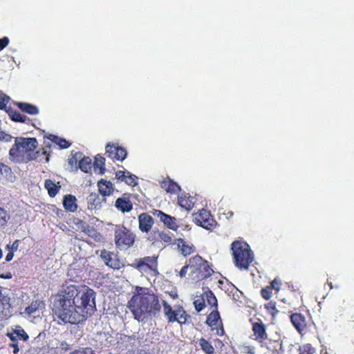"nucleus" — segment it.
<instances>
[{
    "label": "nucleus",
    "mask_w": 354,
    "mask_h": 354,
    "mask_svg": "<svg viewBox=\"0 0 354 354\" xmlns=\"http://www.w3.org/2000/svg\"><path fill=\"white\" fill-rule=\"evenodd\" d=\"M115 243L120 249H127L135 242L136 235L124 225H116L114 230Z\"/></svg>",
    "instance_id": "obj_7"
},
{
    "label": "nucleus",
    "mask_w": 354,
    "mask_h": 354,
    "mask_svg": "<svg viewBox=\"0 0 354 354\" xmlns=\"http://www.w3.org/2000/svg\"><path fill=\"white\" fill-rule=\"evenodd\" d=\"M39 305V304L37 301L32 303L30 306L26 308L24 313L28 315H32L38 309Z\"/></svg>",
    "instance_id": "obj_43"
},
{
    "label": "nucleus",
    "mask_w": 354,
    "mask_h": 354,
    "mask_svg": "<svg viewBox=\"0 0 354 354\" xmlns=\"http://www.w3.org/2000/svg\"><path fill=\"white\" fill-rule=\"evenodd\" d=\"M160 187L167 192L171 194H176L180 192L181 188L178 183L171 180L169 178L163 180L160 182Z\"/></svg>",
    "instance_id": "obj_19"
},
{
    "label": "nucleus",
    "mask_w": 354,
    "mask_h": 354,
    "mask_svg": "<svg viewBox=\"0 0 354 354\" xmlns=\"http://www.w3.org/2000/svg\"><path fill=\"white\" fill-rule=\"evenodd\" d=\"M105 158L100 155L95 157L93 162L94 171L96 173L102 174L105 171L104 168Z\"/></svg>",
    "instance_id": "obj_27"
},
{
    "label": "nucleus",
    "mask_w": 354,
    "mask_h": 354,
    "mask_svg": "<svg viewBox=\"0 0 354 354\" xmlns=\"http://www.w3.org/2000/svg\"><path fill=\"white\" fill-rule=\"evenodd\" d=\"M164 314L169 320V322H175V310H172L170 305H169L165 300H162Z\"/></svg>",
    "instance_id": "obj_31"
},
{
    "label": "nucleus",
    "mask_w": 354,
    "mask_h": 354,
    "mask_svg": "<svg viewBox=\"0 0 354 354\" xmlns=\"http://www.w3.org/2000/svg\"><path fill=\"white\" fill-rule=\"evenodd\" d=\"M63 206L66 211L75 212L77 209L75 196L71 194L65 195L63 200Z\"/></svg>",
    "instance_id": "obj_20"
},
{
    "label": "nucleus",
    "mask_w": 354,
    "mask_h": 354,
    "mask_svg": "<svg viewBox=\"0 0 354 354\" xmlns=\"http://www.w3.org/2000/svg\"><path fill=\"white\" fill-rule=\"evenodd\" d=\"M152 213L170 230L174 231H176L178 230V225L176 223V218L175 217L168 215L159 209H153Z\"/></svg>",
    "instance_id": "obj_11"
},
{
    "label": "nucleus",
    "mask_w": 354,
    "mask_h": 354,
    "mask_svg": "<svg viewBox=\"0 0 354 354\" xmlns=\"http://www.w3.org/2000/svg\"><path fill=\"white\" fill-rule=\"evenodd\" d=\"M291 322L297 330H300L304 322V318L300 314H293L290 317Z\"/></svg>",
    "instance_id": "obj_35"
},
{
    "label": "nucleus",
    "mask_w": 354,
    "mask_h": 354,
    "mask_svg": "<svg viewBox=\"0 0 354 354\" xmlns=\"http://www.w3.org/2000/svg\"><path fill=\"white\" fill-rule=\"evenodd\" d=\"M114 149V152L112 151V154H114V158L119 161H123L127 156V151L125 148L120 147L112 143V149Z\"/></svg>",
    "instance_id": "obj_25"
},
{
    "label": "nucleus",
    "mask_w": 354,
    "mask_h": 354,
    "mask_svg": "<svg viewBox=\"0 0 354 354\" xmlns=\"http://www.w3.org/2000/svg\"><path fill=\"white\" fill-rule=\"evenodd\" d=\"M233 262L241 270H248L254 259V255L247 242L236 240L231 244Z\"/></svg>",
    "instance_id": "obj_5"
},
{
    "label": "nucleus",
    "mask_w": 354,
    "mask_h": 354,
    "mask_svg": "<svg viewBox=\"0 0 354 354\" xmlns=\"http://www.w3.org/2000/svg\"><path fill=\"white\" fill-rule=\"evenodd\" d=\"M101 257L104 259L106 265L108 266H111L109 262L111 261V253L109 252H106V250H103L101 252Z\"/></svg>",
    "instance_id": "obj_45"
},
{
    "label": "nucleus",
    "mask_w": 354,
    "mask_h": 354,
    "mask_svg": "<svg viewBox=\"0 0 354 354\" xmlns=\"http://www.w3.org/2000/svg\"><path fill=\"white\" fill-rule=\"evenodd\" d=\"M175 244L177 245L178 252L184 257L190 255L196 250L195 246L192 243L185 241L182 238L176 239Z\"/></svg>",
    "instance_id": "obj_14"
},
{
    "label": "nucleus",
    "mask_w": 354,
    "mask_h": 354,
    "mask_svg": "<svg viewBox=\"0 0 354 354\" xmlns=\"http://www.w3.org/2000/svg\"><path fill=\"white\" fill-rule=\"evenodd\" d=\"M164 314L169 320V322H175V310H172L170 305H169L165 300H162Z\"/></svg>",
    "instance_id": "obj_30"
},
{
    "label": "nucleus",
    "mask_w": 354,
    "mask_h": 354,
    "mask_svg": "<svg viewBox=\"0 0 354 354\" xmlns=\"http://www.w3.org/2000/svg\"><path fill=\"white\" fill-rule=\"evenodd\" d=\"M272 289H261V296L266 299H269L272 297Z\"/></svg>",
    "instance_id": "obj_50"
},
{
    "label": "nucleus",
    "mask_w": 354,
    "mask_h": 354,
    "mask_svg": "<svg viewBox=\"0 0 354 354\" xmlns=\"http://www.w3.org/2000/svg\"><path fill=\"white\" fill-rule=\"evenodd\" d=\"M144 290L140 289V292L132 297L128 305L138 322L157 316L161 308L158 297L153 292H145Z\"/></svg>",
    "instance_id": "obj_4"
},
{
    "label": "nucleus",
    "mask_w": 354,
    "mask_h": 354,
    "mask_svg": "<svg viewBox=\"0 0 354 354\" xmlns=\"http://www.w3.org/2000/svg\"><path fill=\"white\" fill-rule=\"evenodd\" d=\"M14 104L16 105L22 112L29 115H36L39 113L38 107L34 104L22 102H16Z\"/></svg>",
    "instance_id": "obj_21"
},
{
    "label": "nucleus",
    "mask_w": 354,
    "mask_h": 354,
    "mask_svg": "<svg viewBox=\"0 0 354 354\" xmlns=\"http://www.w3.org/2000/svg\"><path fill=\"white\" fill-rule=\"evenodd\" d=\"M0 277L2 279H11L12 278V274L10 272H6L0 274Z\"/></svg>",
    "instance_id": "obj_56"
},
{
    "label": "nucleus",
    "mask_w": 354,
    "mask_h": 354,
    "mask_svg": "<svg viewBox=\"0 0 354 354\" xmlns=\"http://www.w3.org/2000/svg\"><path fill=\"white\" fill-rule=\"evenodd\" d=\"M265 307L270 311V313L272 315H274L275 312H277V310H275V305L272 302H270L265 305Z\"/></svg>",
    "instance_id": "obj_52"
},
{
    "label": "nucleus",
    "mask_w": 354,
    "mask_h": 354,
    "mask_svg": "<svg viewBox=\"0 0 354 354\" xmlns=\"http://www.w3.org/2000/svg\"><path fill=\"white\" fill-rule=\"evenodd\" d=\"M37 146L38 142L35 138L17 137L15 138L14 145L9 150V159L14 163L23 164L36 160L42 155L45 161L48 162L50 154L44 148L41 152L37 151Z\"/></svg>",
    "instance_id": "obj_3"
},
{
    "label": "nucleus",
    "mask_w": 354,
    "mask_h": 354,
    "mask_svg": "<svg viewBox=\"0 0 354 354\" xmlns=\"http://www.w3.org/2000/svg\"><path fill=\"white\" fill-rule=\"evenodd\" d=\"M253 335L254 339L259 342H263L267 339L268 336L266 333V327L262 322H256L252 326Z\"/></svg>",
    "instance_id": "obj_17"
},
{
    "label": "nucleus",
    "mask_w": 354,
    "mask_h": 354,
    "mask_svg": "<svg viewBox=\"0 0 354 354\" xmlns=\"http://www.w3.org/2000/svg\"><path fill=\"white\" fill-rule=\"evenodd\" d=\"M194 221L198 226L210 230L214 229L216 225V222L210 212L205 209H202L195 215Z\"/></svg>",
    "instance_id": "obj_9"
},
{
    "label": "nucleus",
    "mask_w": 354,
    "mask_h": 354,
    "mask_svg": "<svg viewBox=\"0 0 354 354\" xmlns=\"http://www.w3.org/2000/svg\"><path fill=\"white\" fill-rule=\"evenodd\" d=\"M11 171V169L9 166L6 165L3 162H0V174H8Z\"/></svg>",
    "instance_id": "obj_47"
},
{
    "label": "nucleus",
    "mask_w": 354,
    "mask_h": 354,
    "mask_svg": "<svg viewBox=\"0 0 354 354\" xmlns=\"http://www.w3.org/2000/svg\"><path fill=\"white\" fill-rule=\"evenodd\" d=\"M83 153L80 151L75 152L74 154H71V156L68 158V164L73 168H77V162L79 163V160L82 158Z\"/></svg>",
    "instance_id": "obj_38"
},
{
    "label": "nucleus",
    "mask_w": 354,
    "mask_h": 354,
    "mask_svg": "<svg viewBox=\"0 0 354 354\" xmlns=\"http://www.w3.org/2000/svg\"><path fill=\"white\" fill-rule=\"evenodd\" d=\"M14 257V252L12 251H9V252L6 256V261H10Z\"/></svg>",
    "instance_id": "obj_54"
},
{
    "label": "nucleus",
    "mask_w": 354,
    "mask_h": 354,
    "mask_svg": "<svg viewBox=\"0 0 354 354\" xmlns=\"http://www.w3.org/2000/svg\"><path fill=\"white\" fill-rule=\"evenodd\" d=\"M111 183L107 182L104 180H101L98 182V192L99 194L103 198H105L106 196H108L111 194Z\"/></svg>",
    "instance_id": "obj_24"
},
{
    "label": "nucleus",
    "mask_w": 354,
    "mask_h": 354,
    "mask_svg": "<svg viewBox=\"0 0 354 354\" xmlns=\"http://www.w3.org/2000/svg\"><path fill=\"white\" fill-rule=\"evenodd\" d=\"M10 40L8 37H3L0 39V51L4 49L8 44Z\"/></svg>",
    "instance_id": "obj_48"
},
{
    "label": "nucleus",
    "mask_w": 354,
    "mask_h": 354,
    "mask_svg": "<svg viewBox=\"0 0 354 354\" xmlns=\"http://www.w3.org/2000/svg\"><path fill=\"white\" fill-rule=\"evenodd\" d=\"M119 268H120V266H112V268H113V269H119Z\"/></svg>",
    "instance_id": "obj_62"
},
{
    "label": "nucleus",
    "mask_w": 354,
    "mask_h": 354,
    "mask_svg": "<svg viewBox=\"0 0 354 354\" xmlns=\"http://www.w3.org/2000/svg\"><path fill=\"white\" fill-rule=\"evenodd\" d=\"M78 167L84 172L88 173L92 167V161L89 157H82L80 158Z\"/></svg>",
    "instance_id": "obj_29"
},
{
    "label": "nucleus",
    "mask_w": 354,
    "mask_h": 354,
    "mask_svg": "<svg viewBox=\"0 0 354 354\" xmlns=\"http://www.w3.org/2000/svg\"><path fill=\"white\" fill-rule=\"evenodd\" d=\"M10 346L14 348L13 353L16 354L19 351V348L17 347V345L14 342L10 344Z\"/></svg>",
    "instance_id": "obj_57"
},
{
    "label": "nucleus",
    "mask_w": 354,
    "mask_h": 354,
    "mask_svg": "<svg viewBox=\"0 0 354 354\" xmlns=\"http://www.w3.org/2000/svg\"><path fill=\"white\" fill-rule=\"evenodd\" d=\"M47 138L53 142L57 144L60 149H67L71 146V143L66 140L59 138L55 135L49 134Z\"/></svg>",
    "instance_id": "obj_28"
},
{
    "label": "nucleus",
    "mask_w": 354,
    "mask_h": 354,
    "mask_svg": "<svg viewBox=\"0 0 354 354\" xmlns=\"http://www.w3.org/2000/svg\"><path fill=\"white\" fill-rule=\"evenodd\" d=\"M153 223V218L149 214L142 213L138 216L139 229L142 232L148 233Z\"/></svg>",
    "instance_id": "obj_15"
},
{
    "label": "nucleus",
    "mask_w": 354,
    "mask_h": 354,
    "mask_svg": "<svg viewBox=\"0 0 354 354\" xmlns=\"http://www.w3.org/2000/svg\"><path fill=\"white\" fill-rule=\"evenodd\" d=\"M6 113H8L10 120L14 122L24 123L27 124H29L31 122V120L28 117L21 114L18 111L15 110L10 106H8V110H6Z\"/></svg>",
    "instance_id": "obj_16"
},
{
    "label": "nucleus",
    "mask_w": 354,
    "mask_h": 354,
    "mask_svg": "<svg viewBox=\"0 0 354 354\" xmlns=\"http://www.w3.org/2000/svg\"><path fill=\"white\" fill-rule=\"evenodd\" d=\"M194 308L197 312L201 311L205 306V299L203 297H198L194 301Z\"/></svg>",
    "instance_id": "obj_40"
},
{
    "label": "nucleus",
    "mask_w": 354,
    "mask_h": 354,
    "mask_svg": "<svg viewBox=\"0 0 354 354\" xmlns=\"http://www.w3.org/2000/svg\"><path fill=\"white\" fill-rule=\"evenodd\" d=\"M281 281L279 278L276 277L274 280L270 282V286H267L266 288H275L276 286H281Z\"/></svg>",
    "instance_id": "obj_53"
},
{
    "label": "nucleus",
    "mask_w": 354,
    "mask_h": 354,
    "mask_svg": "<svg viewBox=\"0 0 354 354\" xmlns=\"http://www.w3.org/2000/svg\"><path fill=\"white\" fill-rule=\"evenodd\" d=\"M300 354H314L315 353V348L310 344H305L301 347Z\"/></svg>",
    "instance_id": "obj_42"
},
{
    "label": "nucleus",
    "mask_w": 354,
    "mask_h": 354,
    "mask_svg": "<svg viewBox=\"0 0 354 354\" xmlns=\"http://www.w3.org/2000/svg\"><path fill=\"white\" fill-rule=\"evenodd\" d=\"M178 205L187 211L193 209L195 205V198L188 193H181L178 196Z\"/></svg>",
    "instance_id": "obj_13"
},
{
    "label": "nucleus",
    "mask_w": 354,
    "mask_h": 354,
    "mask_svg": "<svg viewBox=\"0 0 354 354\" xmlns=\"http://www.w3.org/2000/svg\"><path fill=\"white\" fill-rule=\"evenodd\" d=\"M115 179L118 182H124L128 185H137V176L127 170H120L115 172Z\"/></svg>",
    "instance_id": "obj_12"
},
{
    "label": "nucleus",
    "mask_w": 354,
    "mask_h": 354,
    "mask_svg": "<svg viewBox=\"0 0 354 354\" xmlns=\"http://www.w3.org/2000/svg\"><path fill=\"white\" fill-rule=\"evenodd\" d=\"M206 297L207 301L208 304L212 306H217V299L214 295L211 292L209 291L207 293H206Z\"/></svg>",
    "instance_id": "obj_41"
},
{
    "label": "nucleus",
    "mask_w": 354,
    "mask_h": 354,
    "mask_svg": "<svg viewBox=\"0 0 354 354\" xmlns=\"http://www.w3.org/2000/svg\"><path fill=\"white\" fill-rule=\"evenodd\" d=\"M71 354H95L91 348H85L82 350L75 351Z\"/></svg>",
    "instance_id": "obj_49"
},
{
    "label": "nucleus",
    "mask_w": 354,
    "mask_h": 354,
    "mask_svg": "<svg viewBox=\"0 0 354 354\" xmlns=\"http://www.w3.org/2000/svg\"><path fill=\"white\" fill-rule=\"evenodd\" d=\"M2 256H3V253H2L1 250L0 249V259L2 258Z\"/></svg>",
    "instance_id": "obj_64"
},
{
    "label": "nucleus",
    "mask_w": 354,
    "mask_h": 354,
    "mask_svg": "<svg viewBox=\"0 0 354 354\" xmlns=\"http://www.w3.org/2000/svg\"><path fill=\"white\" fill-rule=\"evenodd\" d=\"M115 207L122 212H129L133 209V204L127 198H119L115 201Z\"/></svg>",
    "instance_id": "obj_22"
},
{
    "label": "nucleus",
    "mask_w": 354,
    "mask_h": 354,
    "mask_svg": "<svg viewBox=\"0 0 354 354\" xmlns=\"http://www.w3.org/2000/svg\"><path fill=\"white\" fill-rule=\"evenodd\" d=\"M73 223L82 232L88 226V224L80 218H75Z\"/></svg>",
    "instance_id": "obj_44"
},
{
    "label": "nucleus",
    "mask_w": 354,
    "mask_h": 354,
    "mask_svg": "<svg viewBox=\"0 0 354 354\" xmlns=\"http://www.w3.org/2000/svg\"><path fill=\"white\" fill-rule=\"evenodd\" d=\"M12 136L0 130V141L10 142Z\"/></svg>",
    "instance_id": "obj_46"
},
{
    "label": "nucleus",
    "mask_w": 354,
    "mask_h": 354,
    "mask_svg": "<svg viewBox=\"0 0 354 354\" xmlns=\"http://www.w3.org/2000/svg\"><path fill=\"white\" fill-rule=\"evenodd\" d=\"M10 218L8 211L0 205V229L6 226Z\"/></svg>",
    "instance_id": "obj_33"
},
{
    "label": "nucleus",
    "mask_w": 354,
    "mask_h": 354,
    "mask_svg": "<svg viewBox=\"0 0 354 354\" xmlns=\"http://www.w3.org/2000/svg\"><path fill=\"white\" fill-rule=\"evenodd\" d=\"M199 344L202 350L207 354H212L214 351V347L211 344L203 338L199 340Z\"/></svg>",
    "instance_id": "obj_37"
},
{
    "label": "nucleus",
    "mask_w": 354,
    "mask_h": 354,
    "mask_svg": "<svg viewBox=\"0 0 354 354\" xmlns=\"http://www.w3.org/2000/svg\"><path fill=\"white\" fill-rule=\"evenodd\" d=\"M241 295H242V292L239 289H235V292L233 293L234 299H239Z\"/></svg>",
    "instance_id": "obj_55"
},
{
    "label": "nucleus",
    "mask_w": 354,
    "mask_h": 354,
    "mask_svg": "<svg viewBox=\"0 0 354 354\" xmlns=\"http://www.w3.org/2000/svg\"><path fill=\"white\" fill-rule=\"evenodd\" d=\"M74 295L72 297L73 304L80 310L84 312V316L86 318L95 310V292L93 289L73 290Z\"/></svg>",
    "instance_id": "obj_6"
},
{
    "label": "nucleus",
    "mask_w": 354,
    "mask_h": 354,
    "mask_svg": "<svg viewBox=\"0 0 354 354\" xmlns=\"http://www.w3.org/2000/svg\"><path fill=\"white\" fill-rule=\"evenodd\" d=\"M44 187L47 189L48 194L50 197H55L57 194L60 188V187L57 186L50 179H46L45 180Z\"/></svg>",
    "instance_id": "obj_26"
},
{
    "label": "nucleus",
    "mask_w": 354,
    "mask_h": 354,
    "mask_svg": "<svg viewBox=\"0 0 354 354\" xmlns=\"http://www.w3.org/2000/svg\"><path fill=\"white\" fill-rule=\"evenodd\" d=\"M170 295L173 297V298H175L176 297H177V294L174 292V291H171V293H170Z\"/></svg>",
    "instance_id": "obj_59"
},
{
    "label": "nucleus",
    "mask_w": 354,
    "mask_h": 354,
    "mask_svg": "<svg viewBox=\"0 0 354 354\" xmlns=\"http://www.w3.org/2000/svg\"><path fill=\"white\" fill-rule=\"evenodd\" d=\"M19 245V240H15L11 245H8L6 249L12 251L13 252L18 250Z\"/></svg>",
    "instance_id": "obj_51"
},
{
    "label": "nucleus",
    "mask_w": 354,
    "mask_h": 354,
    "mask_svg": "<svg viewBox=\"0 0 354 354\" xmlns=\"http://www.w3.org/2000/svg\"><path fill=\"white\" fill-rule=\"evenodd\" d=\"M88 208L89 209H95L100 207L102 201H105L106 198H103L98 193H91L86 198Z\"/></svg>",
    "instance_id": "obj_18"
},
{
    "label": "nucleus",
    "mask_w": 354,
    "mask_h": 354,
    "mask_svg": "<svg viewBox=\"0 0 354 354\" xmlns=\"http://www.w3.org/2000/svg\"><path fill=\"white\" fill-rule=\"evenodd\" d=\"M84 233L87 234L91 238L93 239L95 241H100L102 236L97 232V231L93 227L88 225V226L83 231Z\"/></svg>",
    "instance_id": "obj_34"
},
{
    "label": "nucleus",
    "mask_w": 354,
    "mask_h": 354,
    "mask_svg": "<svg viewBox=\"0 0 354 354\" xmlns=\"http://www.w3.org/2000/svg\"><path fill=\"white\" fill-rule=\"evenodd\" d=\"M327 283H328V285L329 286V287H330V288H333V285H332V283H331V282H328H328H327Z\"/></svg>",
    "instance_id": "obj_61"
},
{
    "label": "nucleus",
    "mask_w": 354,
    "mask_h": 354,
    "mask_svg": "<svg viewBox=\"0 0 354 354\" xmlns=\"http://www.w3.org/2000/svg\"><path fill=\"white\" fill-rule=\"evenodd\" d=\"M223 328H221V333H219V331H218V330L217 331V334H218V335H222V334H223Z\"/></svg>",
    "instance_id": "obj_60"
},
{
    "label": "nucleus",
    "mask_w": 354,
    "mask_h": 354,
    "mask_svg": "<svg viewBox=\"0 0 354 354\" xmlns=\"http://www.w3.org/2000/svg\"><path fill=\"white\" fill-rule=\"evenodd\" d=\"M10 97L6 95L2 94L0 95V110H4L6 111L8 110L7 104L10 102Z\"/></svg>",
    "instance_id": "obj_39"
},
{
    "label": "nucleus",
    "mask_w": 354,
    "mask_h": 354,
    "mask_svg": "<svg viewBox=\"0 0 354 354\" xmlns=\"http://www.w3.org/2000/svg\"><path fill=\"white\" fill-rule=\"evenodd\" d=\"M156 256H148L143 258L136 259L132 264L135 268L141 272L149 270L154 271L157 269L158 261Z\"/></svg>",
    "instance_id": "obj_8"
},
{
    "label": "nucleus",
    "mask_w": 354,
    "mask_h": 354,
    "mask_svg": "<svg viewBox=\"0 0 354 354\" xmlns=\"http://www.w3.org/2000/svg\"><path fill=\"white\" fill-rule=\"evenodd\" d=\"M74 293V290L66 291L63 289L51 297L53 310L64 323L77 324L86 319L83 311H80L75 305H72Z\"/></svg>",
    "instance_id": "obj_2"
},
{
    "label": "nucleus",
    "mask_w": 354,
    "mask_h": 354,
    "mask_svg": "<svg viewBox=\"0 0 354 354\" xmlns=\"http://www.w3.org/2000/svg\"><path fill=\"white\" fill-rule=\"evenodd\" d=\"M68 288H77L76 286L75 285H71L70 286H68Z\"/></svg>",
    "instance_id": "obj_63"
},
{
    "label": "nucleus",
    "mask_w": 354,
    "mask_h": 354,
    "mask_svg": "<svg viewBox=\"0 0 354 354\" xmlns=\"http://www.w3.org/2000/svg\"><path fill=\"white\" fill-rule=\"evenodd\" d=\"M105 149H106V153H111V143L106 144V145L105 147Z\"/></svg>",
    "instance_id": "obj_58"
},
{
    "label": "nucleus",
    "mask_w": 354,
    "mask_h": 354,
    "mask_svg": "<svg viewBox=\"0 0 354 354\" xmlns=\"http://www.w3.org/2000/svg\"><path fill=\"white\" fill-rule=\"evenodd\" d=\"M220 315L218 311L212 312L207 317L206 323L213 328L217 326L221 322Z\"/></svg>",
    "instance_id": "obj_32"
},
{
    "label": "nucleus",
    "mask_w": 354,
    "mask_h": 354,
    "mask_svg": "<svg viewBox=\"0 0 354 354\" xmlns=\"http://www.w3.org/2000/svg\"><path fill=\"white\" fill-rule=\"evenodd\" d=\"M147 239L153 245H158L159 243L168 244L172 240L169 233L158 230H152L149 234Z\"/></svg>",
    "instance_id": "obj_10"
},
{
    "label": "nucleus",
    "mask_w": 354,
    "mask_h": 354,
    "mask_svg": "<svg viewBox=\"0 0 354 354\" xmlns=\"http://www.w3.org/2000/svg\"><path fill=\"white\" fill-rule=\"evenodd\" d=\"M187 315L183 308H179L175 310V322H178L179 324H185L187 321Z\"/></svg>",
    "instance_id": "obj_36"
},
{
    "label": "nucleus",
    "mask_w": 354,
    "mask_h": 354,
    "mask_svg": "<svg viewBox=\"0 0 354 354\" xmlns=\"http://www.w3.org/2000/svg\"><path fill=\"white\" fill-rule=\"evenodd\" d=\"M8 336L12 342H15L17 339L26 340L28 339V335L20 327L14 330L11 333H8Z\"/></svg>",
    "instance_id": "obj_23"
},
{
    "label": "nucleus",
    "mask_w": 354,
    "mask_h": 354,
    "mask_svg": "<svg viewBox=\"0 0 354 354\" xmlns=\"http://www.w3.org/2000/svg\"><path fill=\"white\" fill-rule=\"evenodd\" d=\"M188 271V277L186 279L192 283L208 281L210 286H215L217 288H221L222 286L236 288L227 279L223 277L219 273H215L209 262L198 254L186 261L179 272V276L181 278L186 277Z\"/></svg>",
    "instance_id": "obj_1"
}]
</instances>
